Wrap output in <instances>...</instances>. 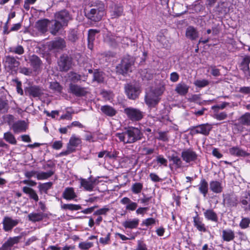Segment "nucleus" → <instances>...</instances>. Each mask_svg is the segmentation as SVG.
Instances as JSON below:
<instances>
[{
	"instance_id": "864d4df0",
	"label": "nucleus",
	"mask_w": 250,
	"mask_h": 250,
	"mask_svg": "<svg viewBox=\"0 0 250 250\" xmlns=\"http://www.w3.org/2000/svg\"><path fill=\"white\" fill-rule=\"evenodd\" d=\"M93 246V243L91 242H82L79 244V248L83 250H87Z\"/></svg>"
},
{
	"instance_id": "a19ab883",
	"label": "nucleus",
	"mask_w": 250,
	"mask_h": 250,
	"mask_svg": "<svg viewBox=\"0 0 250 250\" xmlns=\"http://www.w3.org/2000/svg\"><path fill=\"white\" fill-rule=\"evenodd\" d=\"M22 191L24 193L28 194L30 198L33 199L36 202L39 200L38 195L33 189L28 187H24L22 188Z\"/></svg>"
},
{
	"instance_id": "49530a36",
	"label": "nucleus",
	"mask_w": 250,
	"mask_h": 250,
	"mask_svg": "<svg viewBox=\"0 0 250 250\" xmlns=\"http://www.w3.org/2000/svg\"><path fill=\"white\" fill-rule=\"evenodd\" d=\"M4 139L12 145H16L17 141L14 136L10 132H7L4 134Z\"/></svg>"
},
{
	"instance_id": "423d86ee",
	"label": "nucleus",
	"mask_w": 250,
	"mask_h": 250,
	"mask_svg": "<svg viewBox=\"0 0 250 250\" xmlns=\"http://www.w3.org/2000/svg\"><path fill=\"white\" fill-rule=\"evenodd\" d=\"M212 129L211 125L205 124L193 127L190 129V133L193 135L196 134H201L204 135H208Z\"/></svg>"
},
{
	"instance_id": "de8ad7c7",
	"label": "nucleus",
	"mask_w": 250,
	"mask_h": 250,
	"mask_svg": "<svg viewBox=\"0 0 250 250\" xmlns=\"http://www.w3.org/2000/svg\"><path fill=\"white\" fill-rule=\"evenodd\" d=\"M169 160L172 161L173 165H175L177 167H181L182 162L179 156L175 154H172L169 157Z\"/></svg>"
},
{
	"instance_id": "dca6fc26",
	"label": "nucleus",
	"mask_w": 250,
	"mask_h": 250,
	"mask_svg": "<svg viewBox=\"0 0 250 250\" xmlns=\"http://www.w3.org/2000/svg\"><path fill=\"white\" fill-rule=\"evenodd\" d=\"M120 203L125 206V209L128 211H133L138 207V204L136 202H133L130 198L127 197L123 198L121 200Z\"/></svg>"
},
{
	"instance_id": "c756f323",
	"label": "nucleus",
	"mask_w": 250,
	"mask_h": 250,
	"mask_svg": "<svg viewBox=\"0 0 250 250\" xmlns=\"http://www.w3.org/2000/svg\"><path fill=\"white\" fill-rule=\"evenodd\" d=\"M250 63V58H244L240 65V69L244 72L246 76H250V70L249 67V64Z\"/></svg>"
},
{
	"instance_id": "39448f33",
	"label": "nucleus",
	"mask_w": 250,
	"mask_h": 250,
	"mask_svg": "<svg viewBox=\"0 0 250 250\" xmlns=\"http://www.w3.org/2000/svg\"><path fill=\"white\" fill-rule=\"evenodd\" d=\"M125 113L126 114L127 117L132 121H140L143 117V112L134 108H126L125 109Z\"/></svg>"
},
{
	"instance_id": "f3484780",
	"label": "nucleus",
	"mask_w": 250,
	"mask_h": 250,
	"mask_svg": "<svg viewBox=\"0 0 250 250\" xmlns=\"http://www.w3.org/2000/svg\"><path fill=\"white\" fill-rule=\"evenodd\" d=\"M223 202L227 207H236L238 204V199L235 195L226 194L224 196Z\"/></svg>"
},
{
	"instance_id": "e433bc0d",
	"label": "nucleus",
	"mask_w": 250,
	"mask_h": 250,
	"mask_svg": "<svg viewBox=\"0 0 250 250\" xmlns=\"http://www.w3.org/2000/svg\"><path fill=\"white\" fill-rule=\"evenodd\" d=\"M222 237L224 241L229 242L234 239L235 234L234 231L230 229H225L222 231Z\"/></svg>"
},
{
	"instance_id": "c85d7f7f",
	"label": "nucleus",
	"mask_w": 250,
	"mask_h": 250,
	"mask_svg": "<svg viewBox=\"0 0 250 250\" xmlns=\"http://www.w3.org/2000/svg\"><path fill=\"white\" fill-rule=\"evenodd\" d=\"M124 12V8L122 5H115L110 11L111 19L118 18L121 16Z\"/></svg>"
},
{
	"instance_id": "393cba45",
	"label": "nucleus",
	"mask_w": 250,
	"mask_h": 250,
	"mask_svg": "<svg viewBox=\"0 0 250 250\" xmlns=\"http://www.w3.org/2000/svg\"><path fill=\"white\" fill-rule=\"evenodd\" d=\"M139 224V219L138 218H134L132 219H128L124 221L122 223L123 226L125 229H137Z\"/></svg>"
},
{
	"instance_id": "bf43d9fd",
	"label": "nucleus",
	"mask_w": 250,
	"mask_h": 250,
	"mask_svg": "<svg viewBox=\"0 0 250 250\" xmlns=\"http://www.w3.org/2000/svg\"><path fill=\"white\" fill-rule=\"evenodd\" d=\"M208 81L207 80H197L194 82V84L198 87L202 88L208 84Z\"/></svg>"
},
{
	"instance_id": "79ce46f5",
	"label": "nucleus",
	"mask_w": 250,
	"mask_h": 250,
	"mask_svg": "<svg viewBox=\"0 0 250 250\" xmlns=\"http://www.w3.org/2000/svg\"><path fill=\"white\" fill-rule=\"evenodd\" d=\"M55 173L54 170H50L47 172H37V179L38 180H43L48 179Z\"/></svg>"
},
{
	"instance_id": "4c0bfd02",
	"label": "nucleus",
	"mask_w": 250,
	"mask_h": 250,
	"mask_svg": "<svg viewBox=\"0 0 250 250\" xmlns=\"http://www.w3.org/2000/svg\"><path fill=\"white\" fill-rule=\"evenodd\" d=\"M65 46V41L62 38H58L51 42V47L53 49H62Z\"/></svg>"
},
{
	"instance_id": "2f4dec72",
	"label": "nucleus",
	"mask_w": 250,
	"mask_h": 250,
	"mask_svg": "<svg viewBox=\"0 0 250 250\" xmlns=\"http://www.w3.org/2000/svg\"><path fill=\"white\" fill-rule=\"evenodd\" d=\"M186 35L190 40H195L198 37L199 33L195 28L190 26L187 28Z\"/></svg>"
},
{
	"instance_id": "603ef678",
	"label": "nucleus",
	"mask_w": 250,
	"mask_h": 250,
	"mask_svg": "<svg viewBox=\"0 0 250 250\" xmlns=\"http://www.w3.org/2000/svg\"><path fill=\"white\" fill-rule=\"evenodd\" d=\"M165 91V87L164 85H160L157 86L154 90H152L150 93L159 98V97Z\"/></svg>"
},
{
	"instance_id": "9d476101",
	"label": "nucleus",
	"mask_w": 250,
	"mask_h": 250,
	"mask_svg": "<svg viewBox=\"0 0 250 250\" xmlns=\"http://www.w3.org/2000/svg\"><path fill=\"white\" fill-rule=\"evenodd\" d=\"M21 238V236L9 237L0 247V250H12L14 245L17 244Z\"/></svg>"
},
{
	"instance_id": "ddd939ff",
	"label": "nucleus",
	"mask_w": 250,
	"mask_h": 250,
	"mask_svg": "<svg viewBox=\"0 0 250 250\" xmlns=\"http://www.w3.org/2000/svg\"><path fill=\"white\" fill-rule=\"evenodd\" d=\"M181 157L187 163L194 161L197 159V155L196 152L190 149L184 150L181 153Z\"/></svg>"
},
{
	"instance_id": "f704fd0d",
	"label": "nucleus",
	"mask_w": 250,
	"mask_h": 250,
	"mask_svg": "<svg viewBox=\"0 0 250 250\" xmlns=\"http://www.w3.org/2000/svg\"><path fill=\"white\" fill-rule=\"evenodd\" d=\"M241 203L243 208L246 211L250 210V194L246 192L244 194L241 199Z\"/></svg>"
},
{
	"instance_id": "2eb2a0df",
	"label": "nucleus",
	"mask_w": 250,
	"mask_h": 250,
	"mask_svg": "<svg viewBox=\"0 0 250 250\" xmlns=\"http://www.w3.org/2000/svg\"><path fill=\"white\" fill-rule=\"evenodd\" d=\"M125 92L129 99L134 100L139 95V88L131 84H127L125 86Z\"/></svg>"
},
{
	"instance_id": "09e8293b",
	"label": "nucleus",
	"mask_w": 250,
	"mask_h": 250,
	"mask_svg": "<svg viewBox=\"0 0 250 250\" xmlns=\"http://www.w3.org/2000/svg\"><path fill=\"white\" fill-rule=\"evenodd\" d=\"M143 188L142 183H135L132 185L131 189L132 192L134 194L140 193Z\"/></svg>"
},
{
	"instance_id": "338daca9",
	"label": "nucleus",
	"mask_w": 250,
	"mask_h": 250,
	"mask_svg": "<svg viewBox=\"0 0 250 250\" xmlns=\"http://www.w3.org/2000/svg\"><path fill=\"white\" fill-rule=\"evenodd\" d=\"M156 220L155 219L153 218H148L146 219H145L143 221L142 225L143 226H146V227H149V226L155 224Z\"/></svg>"
},
{
	"instance_id": "0e129e2a",
	"label": "nucleus",
	"mask_w": 250,
	"mask_h": 250,
	"mask_svg": "<svg viewBox=\"0 0 250 250\" xmlns=\"http://www.w3.org/2000/svg\"><path fill=\"white\" fill-rule=\"evenodd\" d=\"M213 118L217 120L221 121L226 119L228 115L225 112H222L220 113L216 112L213 116Z\"/></svg>"
},
{
	"instance_id": "72a5a7b5",
	"label": "nucleus",
	"mask_w": 250,
	"mask_h": 250,
	"mask_svg": "<svg viewBox=\"0 0 250 250\" xmlns=\"http://www.w3.org/2000/svg\"><path fill=\"white\" fill-rule=\"evenodd\" d=\"M46 216V214L42 212H32L29 213L28 215L29 220L33 222L42 221Z\"/></svg>"
},
{
	"instance_id": "c03bdc74",
	"label": "nucleus",
	"mask_w": 250,
	"mask_h": 250,
	"mask_svg": "<svg viewBox=\"0 0 250 250\" xmlns=\"http://www.w3.org/2000/svg\"><path fill=\"white\" fill-rule=\"evenodd\" d=\"M101 109L103 113L109 116H113L116 114L115 110L108 105L103 106L101 107Z\"/></svg>"
},
{
	"instance_id": "6ab92c4d",
	"label": "nucleus",
	"mask_w": 250,
	"mask_h": 250,
	"mask_svg": "<svg viewBox=\"0 0 250 250\" xmlns=\"http://www.w3.org/2000/svg\"><path fill=\"white\" fill-rule=\"evenodd\" d=\"M29 61L34 71H38L40 69L42 61L39 57L33 55L29 57Z\"/></svg>"
},
{
	"instance_id": "8fccbe9b",
	"label": "nucleus",
	"mask_w": 250,
	"mask_h": 250,
	"mask_svg": "<svg viewBox=\"0 0 250 250\" xmlns=\"http://www.w3.org/2000/svg\"><path fill=\"white\" fill-rule=\"evenodd\" d=\"M239 121L242 125H250V113H245L239 118Z\"/></svg>"
},
{
	"instance_id": "bb28decb",
	"label": "nucleus",
	"mask_w": 250,
	"mask_h": 250,
	"mask_svg": "<svg viewBox=\"0 0 250 250\" xmlns=\"http://www.w3.org/2000/svg\"><path fill=\"white\" fill-rule=\"evenodd\" d=\"M115 136L124 144H131L128 129L123 132L116 133Z\"/></svg>"
},
{
	"instance_id": "ea45409f",
	"label": "nucleus",
	"mask_w": 250,
	"mask_h": 250,
	"mask_svg": "<svg viewBox=\"0 0 250 250\" xmlns=\"http://www.w3.org/2000/svg\"><path fill=\"white\" fill-rule=\"evenodd\" d=\"M208 183L205 179H202L198 185L200 192L206 196L208 192Z\"/></svg>"
},
{
	"instance_id": "a878e982",
	"label": "nucleus",
	"mask_w": 250,
	"mask_h": 250,
	"mask_svg": "<svg viewBox=\"0 0 250 250\" xmlns=\"http://www.w3.org/2000/svg\"><path fill=\"white\" fill-rule=\"evenodd\" d=\"M25 92H27L29 95L33 97H37L40 96L42 94V90L41 88L38 86H31L27 88L25 90Z\"/></svg>"
},
{
	"instance_id": "a211bd4d",
	"label": "nucleus",
	"mask_w": 250,
	"mask_h": 250,
	"mask_svg": "<svg viewBox=\"0 0 250 250\" xmlns=\"http://www.w3.org/2000/svg\"><path fill=\"white\" fill-rule=\"evenodd\" d=\"M193 226L201 232H206L208 229L205 224L203 222L202 219L200 218L198 215L193 217Z\"/></svg>"
},
{
	"instance_id": "a18cd8bd",
	"label": "nucleus",
	"mask_w": 250,
	"mask_h": 250,
	"mask_svg": "<svg viewBox=\"0 0 250 250\" xmlns=\"http://www.w3.org/2000/svg\"><path fill=\"white\" fill-rule=\"evenodd\" d=\"M53 184L52 182H47L44 183H40L38 186L39 190L41 192H43L46 193L48 190L51 188Z\"/></svg>"
},
{
	"instance_id": "b1692460",
	"label": "nucleus",
	"mask_w": 250,
	"mask_h": 250,
	"mask_svg": "<svg viewBox=\"0 0 250 250\" xmlns=\"http://www.w3.org/2000/svg\"><path fill=\"white\" fill-rule=\"evenodd\" d=\"M27 125L24 121H19L13 124L12 129L16 133L24 132L26 130Z\"/></svg>"
},
{
	"instance_id": "c9c22d12",
	"label": "nucleus",
	"mask_w": 250,
	"mask_h": 250,
	"mask_svg": "<svg viewBox=\"0 0 250 250\" xmlns=\"http://www.w3.org/2000/svg\"><path fill=\"white\" fill-rule=\"evenodd\" d=\"M49 23V20L47 19L40 20L36 23V27L41 32L45 33L47 31Z\"/></svg>"
},
{
	"instance_id": "473e14b6",
	"label": "nucleus",
	"mask_w": 250,
	"mask_h": 250,
	"mask_svg": "<svg viewBox=\"0 0 250 250\" xmlns=\"http://www.w3.org/2000/svg\"><path fill=\"white\" fill-rule=\"evenodd\" d=\"M204 215L207 220L214 222H218V218L217 214L212 209H207L204 212Z\"/></svg>"
},
{
	"instance_id": "7ed1b4c3",
	"label": "nucleus",
	"mask_w": 250,
	"mask_h": 250,
	"mask_svg": "<svg viewBox=\"0 0 250 250\" xmlns=\"http://www.w3.org/2000/svg\"><path fill=\"white\" fill-rule=\"evenodd\" d=\"M82 143V140L79 136L75 134H73L70 137L69 142L67 144V148L65 150L62 151L61 155L63 156L67 155L71 153L75 152L76 147Z\"/></svg>"
},
{
	"instance_id": "f03ea898",
	"label": "nucleus",
	"mask_w": 250,
	"mask_h": 250,
	"mask_svg": "<svg viewBox=\"0 0 250 250\" xmlns=\"http://www.w3.org/2000/svg\"><path fill=\"white\" fill-rule=\"evenodd\" d=\"M104 14V6L103 3L92 8L85 12L86 17L94 21H100Z\"/></svg>"
},
{
	"instance_id": "1a4fd4ad",
	"label": "nucleus",
	"mask_w": 250,
	"mask_h": 250,
	"mask_svg": "<svg viewBox=\"0 0 250 250\" xmlns=\"http://www.w3.org/2000/svg\"><path fill=\"white\" fill-rule=\"evenodd\" d=\"M18 220H14L11 217L5 216L4 217L2 222L3 229L6 232L11 231L14 227L18 224Z\"/></svg>"
},
{
	"instance_id": "5fc2aeb1",
	"label": "nucleus",
	"mask_w": 250,
	"mask_h": 250,
	"mask_svg": "<svg viewBox=\"0 0 250 250\" xmlns=\"http://www.w3.org/2000/svg\"><path fill=\"white\" fill-rule=\"evenodd\" d=\"M68 78L71 81L76 83L81 80V76L75 72H70L68 73Z\"/></svg>"
},
{
	"instance_id": "7c9ffc66",
	"label": "nucleus",
	"mask_w": 250,
	"mask_h": 250,
	"mask_svg": "<svg viewBox=\"0 0 250 250\" xmlns=\"http://www.w3.org/2000/svg\"><path fill=\"white\" fill-rule=\"evenodd\" d=\"M210 189L215 193H221L223 190L222 183L218 181H211L209 183Z\"/></svg>"
},
{
	"instance_id": "052dcab7",
	"label": "nucleus",
	"mask_w": 250,
	"mask_h": 250,
	"mask_svg": "<svg viewBox=\"0 0 250 250\" xmlns=\"http://www.w3.org/2000/svg\"><path fill=\"white\" fill-rule=\"evenodd\" d=\"M109 211V208L105 206L104 208H100L94 212V215H106L107 213Z\"/></svg>"
},
{
	"instance_id": "69168bd1",
	"label": "nucleus",
	"mask_w": 250,
	"mask_h": 250,
	"mask_svg": "<svg viewBox=\"0 0 250 250\" xmlns=\"http://www.w3.org/2000/svg\"><path fill=\"white\" fill-rule=\"evenodd\" d=\"M50 88L57 92H61L62 90V87L59 83L56 82H52L50 84Z\"/></svg>"
},
{
	"instance_id": "0eeeda50",
	"label": "nucleus",
	"mask_w": 250,
	"mask_h": 250,
	"mask_svg": "<svg viewBox=\"0 0 250 250\" xmlns=\"http://www.w3.org/2000/svg\"><path fill=\"white\" fill-rule=\"evenodd\" d=\"M127 40V38H124L122 40L120 37L116 36L111 32L107 33L104 37V42L110 46H115L119 42L125 43L124 40Z\"/></svg>"
},
{
	"instance_id": "774afa93",
	"label": "nucleus",
	"mask_w": 250,
	"mask_h": 250,
	"mask_svg": "<svg viewBox=\"0 0 250 250\" xmlns=\"http://www.w3.org/2000/svg\"><path fill=\"white\" fill-rule=\"evenodd\" d=\"M110 240V233H108L105 237H101L99 239V242L102 244L105 245L109 244Z\"/></svg>"
},
{
	"instance_id": "aec40b11",
	"label": "nucleus",
	"mask_w": 250,
	"mask_h": 250,
	"mask_svg": "<svg viewBox=\"0 0 250 250\" xmlns=\"http://www.w3.org/2000/svg\"><path fill=\"white\" fill-rule=\"evenodd\" d=\"M91 177L88 179L81 178L80 179L81 187L88 191H92L94 188V181L90 180Z\"/></svg>"
},
{
	"instance_id": "58836bf2",
	"label": "nucleus",
	"mask_w": 250,
	"mask_h": 250,
	"mask_svg": "<svg viewBox=\"0 0 250 250\" xmlns=\"http://www.w3.org/2000/svg\"><path fill=\"white\" fill-rule=\"evenodd\" d=\"M229 152L231 155L237 156H246L249 155V154L245 151L237 146L230 148L229 149Z\"/></svg>"
},
{
	"instance_id": "412c9836",
	"label": "nucleus",
	"mask_w": 250,
	"mask_h": 250,
	"mask_svg": "<svg viewBox=\"0 0 250 250\" xmlns=\"http://www.w3.org/2000/svg\"><path fill=\"white\" fill-rule=\"evenodd\" d=\"M189 87L184 82H181L176 84L175 91L180 96H185L188 93Z\"/></svg>"
},
{
	"instance_id": "3c124183",
	"label": "nucleus",
	"mask_w": 250,
	"mask_h": 250,
	"mask_svg": "<svg viewBox=\"0 0 250 250\" xmlns=\"http://www.w3.org/2000/svg\"><path fill=\"white\" fill-rule=\"evenodd\" d=\"M99 31L96 29H91L88 31V47L90 48V43L92 42L95 39V36L96 34L98 33Z\"/></svg>"
},
{
	"instance_id": "13d9d810",
	"label": "nucleus",
	"mask_w": 250,
	"mask_h": 250,
	"mask_svg": "<svg viewBox=\"0 0 250 250\" xmlns=\"http://www.w3.org/2000/svg\"><path fill=\"white\" fill-rule=\"evenodd\" d=\"M10 52L18 55H21L24 53V50L23 47L19 45L16 47L11 48Z\"/></svg>"
},
{
	"instance_id": "680f3d73",
	"label": "nucleus",
	"mask_w": 250,
	"mask_h": 250,
	"mask_svg": "<svg viewBox=\"0 0 250 250\" xmlns=\"http://www.w3.org/2000/svg\"><path fill=\"white\" fill-rule=\"evenodd\" d=\"M68 39L72 42H76L78 39L77 31L74 29L71 30L69 33Z\"/></svg>"
},
{
	"instance_id": "4468645a",
	"label": "nucleus",
	"mask_w": 250,
	"mask_h": 250,
	"mask_svg": "<svg viewBox=\"0 0 250 250\" xmlns=\"http://www.w3.org/2000/svg\"><path fill=\"white\" fill-rule=\"evenodd\" d=\"M128 130L131 144L140 140L142 138L143 134L138 128L131 127H129Z\"/></svg>"
},
{
	"instance_id": "9b49d317",
	"label": "nucleus",
	"mask_w": 250,
	"mask_h": 250,
	"mask_svg": "<svg viewBox=\"0 0 250 250\" xmlns=\"http://www.w3.org/2000/svg\"><path fill=\"white\" fill-rule=\"evenodd\" d=\"M20 64V62L14 57L7 56L5 57V66L10 70L16 72Z\"/></svg>"
},
{
	"instance_id": "20e7f679",
	"label": "nucleus",
	"mask_w": 250,
	"mask_h": 250,
	"mask_svg": "<svg viewBox=\"0 0 250 250\" xmlns=\"http://www.w3.org/2000/svg\"><path fill=\"white\" fill-rule=\"evenodd\" d=\"M72 59L66 55H63L60 57L58 62L59 70L61 71L66 72L71 67Z\"/></svg>"
},
{
	"instance_id": "6e6552de",
	"label": "nucleus",
	"mask_w": 250,
	"mask_h": 250,
	"mask_svg": "<svg viewBox=\"0 0 250 250\" xmlns=\"http://www.w3.org/2000/svg\"><path fill=\"white\" fill-rule=\"evenodd\" d=\"M55 18L56 21L61 23L63 26H66L69 21L71 20L69 13L65 10L56 13L55 15Z\"/></svg>"
},
{
	"instance_id": "4d7b16f0",
	"label": "nucleus",
	"mask_w": 250,
	"mask_h": 250,
	"mask_svg": "<svg viewBox=\"0 0 250 250\" xmlns=\"http://www.w3.org/2000/svg\"><path fill=\"white\" fill-rule=\"evenodd\" d=\"M167 131H159L158 133V136L157 137V139L163 142L168 141L169 137L167 135Z\"/></svg>"
},
{
	"instance_id": "e2e57ef3",
	"label": "nucleus",
	"mask_w": 250,
	"mask_h": 250,
	"mask_svg": "<svg viewBox=\"0 0 250 250\" xmlns=\"http://www.w3.org/2000/svg\"><path fill=\"white\" fill-rule=\"evenodd\" d=\"M250 224L249 218H243L240 222L239 226L242 229H245L249 227Z\"/></svg>"
},
{
	"instance_id": "f257e3e1",
	"label": "nucleus",
	"mask_w": 250,
	"mask_h": 250,
	"mask_svg": "<svg viewBox=\"0 0 250 250\" xmlns=\"http://www.w3.org/2000/svg\"><path fill=\"white\" fill-rule=\"evenodd\" d=\"M134 60L131 56H125L122 59L121 63L116 66V72L120 74L125 75L129 72H131Z\"/></svg>"
},
{
	"instance_id": "cd10ccee",
	"label": "nucleus",
	"mask_w": 250,
	"mask_h": 250,
	"mask_svg": "<svg viewBox=\"0 0 250 250\" xmlns=\"http://www.w3.org/2000/svg\"><path fill=\"white\" fill-rule=\"evenodd\" d=\"M63 25L56 20L49 21V26L50 33L55 35Z\"/></svg>"
},
{
	"instance_id": "f8f14e48",
	"label": "nucleus",
	"mask_w": 250,
	"mask_h": 250,
	"mask_svg": "<svg viewBox=\"0 0 250 250\" xmlns=\"http://www.w3.org/2000/svg\"><path fill=\"white\" fill-rule=\"evenodd\" d=\"M69 91L77 97L84 96L88 92L86 88L73 83H70L69 85Z\"/></svg>"
},
{
	"instance_id": "4be33fe9",
	"label": "nucleus",
	"mask_w": 250,
	"mask_h": 250,
	"mask_svg": "<svg viewBox=\"0 0 250 250\" xmlns=\"http://www.w3.org/2000/svg\"><path fill=\"white\" fill-rule=\"evenodd\" d=\"M160 99V98L150 92L147 94L145 97L146 103L149 107H154L158 104Z\"/></svg>"
},
{
	"instance_id": "37998d69",
	"label": "nucleus",
	"mask_w": 250,
	"mask_h": 250,
	"mask_svg": "<svg viewBox=\"0 0 250 250\" xmlns=\"http://www.w3.org/2000/svg\"><path fill=\"white\" fill-rule=\"evenodd\" d=\"M61 208L63 210L74 211L80 210L82 208V207L80 205L63 204L61 205Z\"/></svg>"
},
{
	"instance_id": "5701e85b",
	"label": "nucleus",
	"mask_w": 250,
	"mask_h": 250,
	"mask_svg": "<svg viewBox=\"0 0 250 250\" xmlns=\"http://www.w3.org/2000/svg\"><path fill=\"white\" fill-rule=\"evenodd\" d=\"M62 196L64 199L68 201L74 200L77 197L74 188L72 187L65 188L62 193Z\"/></svg>"
},
{
	"instance_id": "6e6d98bb",
	"label": "nucleus",
	"mask_w": 250,
	"mask_h": 250,
	"mask_svg": "<svg viewBox=\"0 0 250 250\" xmlns=\"http://www.w3.org/2000/svg\"><path fill=\"white\" fill-rule=\"evenodd\" d=\"M93 80L97 81L98 83H102L104 82V77L103 73L100 71H96L93 74Z\"/></svg>"
}]
</instances>
